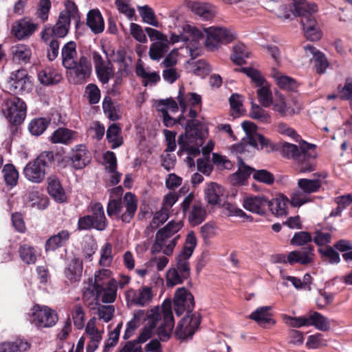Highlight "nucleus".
Returning a JSON list of instances; mask_svg holds the SVG:
<instances>
[{
    "instance_id": "obj_27",
    "label": "nucleus",
    "mask_w": 352,
    "mask_h": 352,
    "mask_svg": "<svg viewBox=\"0 0 352 352\" xmlns=\"http://www.w3.org/2000/svg\"><path fill=\"white\" fill-rule=\"evenodd\" d=\"M47 192L56 202L63 203L67 199L65 190L59 179L54 175L47 178Z\"/></svg>"
},
{
    "instance_id": "obj_40",
    "label": "nucleus",
    "mask_w": 352,
    "mask_h": 352,
    "mask_svg": "<svg viewBox=\"0 0 352 352\" xmlns=\"http://www.w3.org/2000/svg\"><path fill=\"white\" fill-rule=\"evenodd\" d=\"M309 326H314L322 331H327L331 328L329 319L317 311H313L309 316Z\"/></svg>"
},
{
    "instance_id": "obj_46",
    "label": "nucleus",
    "mask_w": 352,
    "mask_h": 352,
    "mask_svg": "<svg viewBox=\"0 0 352 352\" xmlns=\"http://www.w3.org/2000/svg\"><path fill=\"white\" fill-rule=\"evenodd\" d=\"M21 259L26 264H34L36 261V252L34 247L28 244L21 245L19 248Z\"/></svg>"
},
{
    "instance_id": "obj_29",
    "label": "nucleus",
    "mask_w": 352,
    "mask_h": 352,
    "mask_svg": "<svg viewBox=\"0 0 352 352\" xmlns=\"http://www.w3.org/2000/svg\"><path fill=\"white\" fill-rule=\"evenodd\" d=\"M69 237L70 233L67 230H62L56 234L51 236L45 242V251H54L56 249L63 247L69 239Z\"/></svg>"
},
{
    "instance_id": "obj_31",
    "label": "nucleus",
    "mask_w": 352,
    "mask_h": 352,
    "mask_svg": "<svg viewBox=\"0 0 352 352\" xmlns=\"http://www.w3.org/2000/svg\"><path fill=\"white\" fill-rule=\"evenodd\" d=\"M82 268V261L79 258H74L65 268V276L71 283L79 281Z\"/></svg>"
},
{
    "instance_id": "obj_41",
    "label": "nucleus",
    "mask_w": 352,
    "mask_h": 352,
    "mask_svg": "<svg viewBox=\"0 0 352 352\" xmlns=\"http://www.w3.org/2000/svg\"><path fill=\"white\" fill-rule=\"evenodd\" d=\"M11 52L15 61L24 64L30 61L32 55L30 48L25 45H17L12 47Z\"/></svg>"
},
{
    "instance_id": "obj_19",
    "label": "nucleus",
    "mask_w": 352,
    "mask_h": 352,
    "mask_svg": "<svg viewBox=\"0 0 352 352\" xmlns=\"http://www.w3.org/2000/svg\"><path fill=\"white\" fill-rule=\"evenodd\" d=\"M201 323V315L194 313L186 315L178 323L175 331V336L179 340L191 338L199 329Z\"/></svg>"
},
{
    "instance_id": "obj_4",
    "label": "nucleus",
    "mask_w": 352,
    "mask_h": 352,
    "mask_svg": "<svg viewBox=\"0 0 352 352\" xmlns=\"http://www.w3.org/2000/svg\"><path fill=\"white\" fill-rule=\"evenodd\" d=\"M316 146L302 140L299 146L296 144L284 142L280 147L282 155L292 159L300 173H310L315 170L317 156Z\"/></svg>"
},
{
    "instance_id": "obj_48",
    "label": "nucleus",
    "mask_w": 352,
    "mask_h": 352,
    "mask_svg": "<svg viewBox=\"0 0 352 352\" xmlns=\"http://www.w3.org/2000/svg\"><path fill=\"white\" fill-rule=\"evenodd\" d=\"M248 144L256 148H258V146H260V149L265 150L266 152H270L274 148V145L270 140L260 133L255 135L254 138H251V141Z\"/></svg>"
},
{
    "instance_id": "obj_5",
    "label": "nucleus",
    "mask_w": 352,
    "mask_h": 352,
    "mask_svg": "<svg viewBox=\"0 0 352 352\" xmlns=\"http://www.w3.org/2000/svg\"><path fill=\"white\" fill-rule=\"evenodd\" d=\"M294 9L297 15L300 17V22L307 38L312 41L319 40L322 33L314 16L318 10L317 5L306 0H298L294 3Z\"/></svg>"
},
{
    "instance_id": "obj_59",
    "label": "nucleus",
    "mask_w": 352,
    "mask_h": 352,
    "mask_svg": "<svg viewBox=\"0 0 352 352\" xmlns=\"http://www.w3.org/2000/svg\"><path fill=\"white\" fill-rule=\"evenodd\" d=\"M166 285L168 287H174L184 283L185 280L189 278H183L182 273L173 268L169 269L166 272Z\"/></svg>"
},
{
    "instance_id": "obj_64",
    "label": "nucleus",
    "mask_w": 352,
    "mask_h": 352,
    "mask_svg": "<svg viewBox=\"0 0 352 352\" xmlns=\"http://www.w3.org/2000/svg\"><path fill=\"white\" fill-rule=\"evenodd\" d=\"M192 69L194 74L199 76H206L211 71L210 65L203 59L194 63L192 65Z\"/></svg>"
},
{
    "instance_id": "obj_45",
    "label": "nucleus",
    "mask_w": 352,
    "mask_h": 352,
    "mask_svg": "<svg viewBox=\"0 0 352 352\" xmlns=\"http://www.w3.org/2000/svg\"><path fill=\"white\" fill-rule=\"evenodd\" d=\"M3 178L8 186L14 187L16 186L19 179V172L12 164H6L2 169Z\"/></svg>"
},
{
    "instance_id": "obj_36",
    "label": "nucleus",
    "mask_w": 352,
    "mask_h": 352,
    "mask_svg": "<svg viewBox=\"0 0 352 352\" xmlns=\"http://www.w3.org/2000/svg\"><path fill=\"white\" fill-rule=\"evenodd\" d=\"M305 49L314 56V67L316 72L319 74H324L329 67V62L325 56L311 45H307Z\"/></svg>"
},
{
    "instance_id": "obj_22",
    "label": "nucleus",
    "mask_w": 352,
    "mask_h": 352,
    "mask_svg": "<svg viewBox=\"0 0 352 352\" xmlns=\"http://www.w3.org/2000/svg\"><path fill=\"white\" fill-rule=\"evenodd\" d=\"M91 159L90 153L85 144L76 145L71 149L70 166L76 170L84 168L89 164Z\"/></svg>"
},
{
    "instance_id": "obj_35",
    "label": "nucleus",
    "mask_w": 352,
    "mask_h": 352,
    "mask_svg": "<svg viewBox=\"0 0 352 352\" xmlns=\"http://www.w3.org/2000/svg\"><path fill=\"white\" fill-rule=\"evenodd\" d=\"M191 10L206 21L212 19L215 16L214 8L210 4L194 2L190 6Z\"/></svg>"
},
{
    "instance_id": "obj_1",
    "label": "nucleus",
    "mask_w": 352,
    "mask_h": 352,
    "mask_svg": "<svg viewBox=\"0 0 352 352\" xmlns=\"http://www.w3.org/2000/svg\"><path fill=\"white\" fill-rule=\"evenodd\" d=\"M157 325V335L162 341H167L170 338L175 325L172 302L168 299L164 301L162 309L158 307L150 309L147 314V323L137 339L133 341L139 345L145 342L151 337L153 331Z\"/></svg>"
},
{
    "instance_id": "obj_55",
    "label": "nucleus",
    "mask_w": 352,
    "mask_h": 352,
    "mask_svg": "<svg viewBox=\"0 0 352 352\" xmlns=\"http://www.w3.org/2000/svg\"><path fill=\"white\" fill-rule=\"evenodd\" d=\"M112 261V245L107 242L101 248L99 264L100 266L109 267Z\"/></svg>"
},
{
    "instance_id": "obj_47",
    "label": "nucleus",
    "mask_w": 352,
    "mask_h": 352,
    "mask_svg": "<svg viewBox=\"0 0 352 352\" xmlns=\"http://www.w3.org/2000/svg\"><path fill=\"white\" fill-rule=\"evenodd\" d=\"M318 252L323 262H328L330 264H338L340 262V257L338 252L331 246L327 245L325 248H318Z\"/></svg>"
},
{
    "instance_id": "obj_57",
    "label": "nucleus",
    "mask_w": 352,
    "mask_h": 352,
    "mask_svg": "<svg viewBox=\"0 0 352 352\" xmlns=\"http://www.w3.org/2000/svg\"><path fill=\"white\" fill-rule=\"evenodd\" d=\"M102 109L105 115L111 121H116L120 119V116L118 113V111L114 106L112 100L106 97L102 102Z\"/></svg>"
},
{
    "instance_id": "obj_34",
    "label": "nucleus",
    "mask_w": 352,
    "mask_h": 352,
    "mask_svg": "<svg viewBox=\"0 0 352 352\" xmlns=\"http://www.w3.org/2000/svg\"><path fill=\"white\" fill-rule=\"evenodd\" d=\"M135 74L138 77L142 78V83L144 87L155 85L160 80V76L158 72H146L142 63L137 64Z\"/></svg>"
},
{
    "instance_id": "obj_51",
    "label": "nucleus",
    "mask_w": 352,
    "mask_h": 352,
    "mask_svg": "<svg viewBox=\"0 0 352 352\" xmlns=\"http://www.w3.org/2000/svg\"><path fill=\"white\" fill-rule=\"evenodd\" d=\"M298 186L304 193L310 194L318 191L322 186L320 179H300Z\"/></svg>"
},
{
    "instance_id": "obj_50",
    "label": "nucleus",
    "mask_w": 352,
    "mask_h": 352,
    "mask_svg": "<svg viewBox=\"0 0 352 352\" xmlns=\"http://www.w3.org/2000/svg\"><path fill=\"white\" fill-rule=\"evenodd\" d=\"M138 10L144 22L156 28L159 27V22L155 14L149 6H138Z\"/></svg>"
},
{
    "instance_id": "obj_25",
    "label": "nucleus",
    "mask_w": 352,
    "mask_h": 352,
    "mask_svg": "<svg viewBox=\"0 0 352 352\" xmlns=\"http://www.w3.org/2000/svg\"><path fill=\"white\" fill-rule=\"evenodd\" d=\"M77 134L78 133L75 131L59 127L52 133L50 140L53 144L70 145L76 140Z\"/></svg>"
},
{
    "instance_id": "obj_24",
    "label": "nucleus",
    "mask_w": 352,
    "mask_h": 352,
    "mask_svg": "<svg viewBox=\"0 0 352 352\" xmlns=\"http://www.w3.org/2000/svg\"><path fill=\"white\" fill-rule=\"evenodd\" d=\"M272 307L263 306L257 308L252 312L249 318L255 321L259 326L263 328H269L275 324L276 321L273 319V314L271 312Z\"/></svg>"
},
{
    "instance_id": "obj_8",
    "label": "nucleus",
    "mask_w": 352,
    "mask_h": 352,
    "mask_svg": "<svg viewBox=\"0 0 352 352\" xmlns=\"http://www.w3.org/2000/svg\"><path fill=\"white\" fill-rule=\"evenodd\" d=\"M138 208V200L132 192H126L120 199H110L107 204V212L109 217L116 216L124 223H129L133 219Z\"/></svg>"
},
{
    "instance_id": "obj_37",
    "label": "nucleus",
    "mask_w": 352,
    "mask_h": 352,
    "mask_svg": "<svg viewBox=\"0 0 352 352\" xmlns=\"http://www.w3.org/2000/svg\"><path fill=\"white\" fill-rule=\"evenodd\" d=\"M288 201L289 199L283 195L272 200L269 199L268 210H270L273 214L276 216L286 215Z\"/></svg>"
},
{
    "instance_id": "obj_54",
    "label": "nucleus",
    "mask_w": 352,
    "mask_h": 352,
    "mask_svg": "<svg viewBox=\"0 0 352 352\" xmlns=\"http://www.w3.org/2000/svg\"><path fill=\"white\" fill-rule=\"evenodd\" d=\"M122 322H120L113 331L109 333V338L104 342L103 352H110L118 343Z\"/></svg>"
},
{
    "instance_id": "obj_26",
    "label": "nucleus",
    "mask_w": 352,
    "mask_h": 352,
    "mask_svg": "<svg viewBox=\"0 0 352 352\" xmlns=\"http://www.w3.org/2000/svg\"><path fill=\"white\" fill-rule=\"evenodd\" d=\"M36 25L26 19L15 22L12 28V34L18 39L31 36L36 30Z\"/></svg>"
},
{
    "instance_id": "obj_52",
    "label": "nucleus",
    "mask_w": 352,
    "mask_h": 352,
    "mask_svg": "<svg viewBox=\"0 0 352 352\" xmlns=\"http://www.w3.org/2000/svg\"><path fill=\"white\" fill-rule=\"evenodd\" d=\"M167 42H155L149 49V56L152 60H160L168 50Z\"/></svg>"
},
{
    "instance_id": "obj_12",
    "label": "nucleus",
    "mask_w": 352,
    "mask_h": 352,
    "mask_svg": "<svg viewBox=\"0 0 352 352\" xmlns=\"http://www.w3.org/2000/svg\"><path fill=\"white\" fill-rule=\"evenodd\" d=\"M235 71L244 73L251 78L252 82L258 87L256 91L257 98L263 107H269L272 104L273 96L270 84L258 70L252 67H241L236 69Z\"/></svg>"
},
{
    "instance_id": "obj_15",
    "label": "nucleus",
    "mask_w": 352,
    "mask_h": 352,
    "mask_svg": "<svg viewBox=\"0 0 352 352\" xmlns=\"http://www.w3.org/2000/svg\"><path fill=\"white\" fill-rule=\"evenodd\" d=\"M314 247L312 245L305 246L301 250H294L287 255L277 254L273 256L276 263H289L291 265L298 263L302 265L312 264L314 261Z\"/></svg>"
},
{
    "instance_id": "obj_53",
    "label": "nucleus",
    "mask_w": 352,
    "mask_h": 352,
    "mask_svg": "<svg viewBox=\"0 0 352 352\" xmlns=\"http://www.w3.org/2000/svg\"><path fill=\"white\" fill-rule=\"evenodd\" d=\"M250 116L263 123H270L271 117L267 111L264 110L259 105L252 103L250 111Z\"/></svg>"
},
{
    "instance_id": "obj_58",
    "label": "nucleus",
    "mask_w": 352,
    "mask_h": 352,
    "mask_svg": "<svg viewBox=\"0 0 352 352\" xmlns=\"http://www.w3.org/2000/svg\"><path fill=\"white\" fill-rule=\"evenodd\" d=\"M312 241V236L309 232L300 231L294 233L290 240V244L294 246H302L304 245H309V242Z\"/></svg>"
},
{
    "instance_id": "obj_56",
    "label": "nucleus",
    "mask_w": 352,
    "mask_h": 352,
    "mask_svg": "<svg viewBox=\"0 0 352 352\" xmlns=\"http://www.w3.org/2000/svg\"><path fill=\"white\" fill-rule=\"evenodd\" d=\"M252 177L254 180L267 185H272L275 181L274 175L265 169H255Z\"/></svg>"
},
{
    "instance_id": "obj_21",
    "label": "nucleus",
    "mask_w": 352,
    "mask_h": 352,
    "mask_svg": "<svg viewBox=\"0 0 352 352\" xmlns=\"http://www.w3.org/2000/svg\"><path fill=\"white\" fill-rule=\"evenodd\" d=\"M70 26L69 20L60 12L58 19L52 30H44L41 33V38L47 43L51 38H64L68 34Z\"/></svg>"
},
{
    "instance_id": "obj_32",
    "label": "nucleus",
    "mask_w": 352,
    "mask_h": 352,
    "mask_svg": "<svg viewBox=\"0 0 352 352\" xmlns=\"http://www.w3.org/2000/svg\"><path fill=\"white\" fill-rule=\"evenodd\" d=\"M87 25L94 34L103 32L104 23L100 12L97 10H91L87 17Z\"/></svg>"
},
{
    "instance_id": "obj_9",
    "label": "nucleus",
    "mask_w": 352,
    "mask_h": 352,
    "mask_svg": "<svg viewBox=\"0 0 352 352\" xmlns=\"http://www.w3.org/2000/svg\"><path fill=\"white\" fill-rule=\"evenodd\" d=\"M90 214L80 217L78 219L76 230L78 231L94 229L102 232L107 229L109 221L105 216L101 203L96 202L89 206Z\"/></svg>"
},
{
    "instance_id": "obj_42",
    "label": "nucleus",
    "mask_w": 352,
    "mask_h": 352,
    "mask_svg": "<svg viewBox=\"0 0 352 352\" xmlns=\"http://www.w3.org/2000/svg\"><path fill=\"white\" fill-rule=\"evenodd\" d=\"M30 347V344L22 340H16L14 342H4L0 343V352H23L26 351Z\"/></svg>"
},
{
    "instance_id": "obj_33",
    "label": "nucleus",
    "mask_w": 352,
    "mask_h": 352,
    "mask_svg": "<svg viewBox=\"0 0 352 352\" xmlns=\"http://www.w3.org/2000/svg\"><path fill=\"white\" fill-rule=\"evenodd\" d=\"M42 153L48 167L55 164L60 168H65L70 165L69 156L63 155L60 152L43 151Z\"/></svg>"
},
{
    "instance_id": "obj_38",
    "label": "nucleus",
    "mask_w": 352,
    "mask_h": 352,
    "mask_svg": "<svg viewBox=\"0 0 352 352\" xmlns=\"http://www.w3.org/2000/svg\"><path fill=\"white\" fill-rule=\"evenodd\" d=\"M121 128L117 124H111L107 131V140L111 144V148L116 149L123 144V138L121 136Z\"/></svg>"
},
{
    "instance_id": "obj_6",
    "label": "nucleus",
    "mask_w": 352,
    "mask_h": 352,
    "mask_svg": "<svg viewBox=\"0 0 352 352\" xmlns=\"http://www.w3.org/2000/svg\"><path fill=\"white\" fill-rule=\"evenodd\" d=\"M110 273L108 270H102L95 274V282L92 290H87L83 295L85 302L91 305L95 302L97 304L98 298L102 296V301L104 303H111L116 300L117 295V283L114 279L109 280L107 287H104L100 282L102 276H107Z\"/></svg>"
},
{
    "instance_id": "obj_23",
    "label": "nucleus",
    "mask_w": 352,
    "mask_h": 352,
    "mask_svg": "<svg viewBox=\"0 0 352 352\" xmlns=\"http://www.w3.org/2000/svg\"><path fill=\"white\" fill-rule=\"evenodd\" d=\"M243 206L252 213L264 215L268 210L269 199L263 195H251L243 199Z\"/></svg>"
},
{
    "instance_id": "obj_61",
    "label": "nucleus",
    "mask_w": 352,
    "mask_h": 352,
    "mask_svg": "<svg viewBox=\"0 0 352 352\" xmlns=\"http://www.w3.org/2000/svg\"><path fill=\"white\" fill-rule=\"evenodd\" d=\"M223 206L225 210L228 212V216L243 217L248 221H253V217L251 215L247 214L243 210L233 204L227 202L224 204Z\"/></svg>"
},
{
    "instance_id": "obj_7",
    "label": "nucleus",
    "mask_w": 352,
    "mask_h": 352,
    "mask_svg": "<svg viewBox=\"0 0 352 352\" xmlns=\"http://www.w3.org/2000/svg\"><path fill=\"white\" fill-rule=\"evenodd\" d=\"M183 226L184 223L182 221H170L164 228L160 229L155 234V241L151 248L152 253L155 254L160 252L165 246L163 250L164 254L166 256H170L173 254L178 239L180 238V235H175L166 245H165V244L168 239L177 234Z\"/></svg>"
},
{
    "instance_id": "obj_20",
    "label": "nucleus",
    "mask_w": 352,
    "mask_h": 352,
    "mask_svg": "<svg viewBox=\"0 0 352 352\" xmlns=\"http://www.w3.org/2000/svg\"><path fill=\"white\" fill-rule=\"evenodd\" d=\"M153 296L152 287L149 286H142L137 289L131 288L126 292L127 302L135 306H147L151 302Z\"/></svg>"
},
{
    "instance_id": "obj_2",
    "label": "nucleus",
    "mask_w": 352,
    "mask_h": 352,
    "mask_svg": "<svg viewBox=\"0 0 352 352\" xmlns=\"http://www.w3.org/2000/svg\"><path fill=\"white\" fill-rule=\"evenodd\" d=\"M197 116V111L190 109L188 116L191 120H182L185 133L181 134L177 140L179 146L178 155L186 152L196 157L200 153L199 147L204 144L207 132L205 131L204 124L195 119Z\"/></svg>"
},
{
    "instance_id": "obj_62",
    "label": "nucleus",
    "mask_w": 352,
    "mask_h": 352,
    "mask_svg": "<svg viewBox=\"0 0 352 352\" xmlns=\"http://www.w3.org/2000/svg\"><path fill=\"white\" fill-rule=\"evenodd\" d=\"M273 110L278 112L282 117L292 116L294 113V109L286 104L285 99H280L272 103Z\"/></svg>"
},
{
    "instance_id": "obj_63",
    "label": "nucleus",
    "mask_w": 352,
    "mask_h": 352,
    "mask_svg": "<svg viewBox=\"0 0 352 352\" xmlns=\"http://www.w3.org/2000/svg\"><path fill=\"white\" fill-rule=\"evenodd\" d=\"M338 93L339 94V98L341 100H352V78H346L344 85H338Z\"/></svg>"
},
{
    "instance_id": "obj_39",
    "label": "nucleus",
    "mask_w": 352,
    "mask_h": 352,
    "mask_svg": "<svg viewBox=\"0 0 352 352\" xmlns=\"http://www.w3.org/2000/svg\"><path fill=\"white\" fill-rule=\"evenodd\" d=\"M51 120L47 118H36L32 119L28 124V131L34 136L42 135L47 129Z\"/></svg>"
},
{
    "instance_id": "obj_30",
    "label": "nucleus",
    "mask_w": 352,
    "mask_h": 352,
    "mask_svg": "<svg viewBox=\"0 0 352 352\" xmlns=\"http://www.w3.org/2000/svg\"><path fill=\"white\" fill-rule=\"evenodd\" d=\"M254 170L255 169L248 166L241 157H238V170L232 175V180L237 184H243Z\"/></svg>"
},
{
    "instance_id": "obj_49",
    "label": "nucleus",
    "mask_w": 352,
    "mask_h": 352,
    "mask_svg": "<svg viewBox=\"0 0 352 352\" xmlns=\"http://www.w3.org/2000/svg\"><path fill=\"white\" fill-rule=\"evenodd\" d=\"M221 192V186L216 183H211L205 190V199L208 204L214 206L220 204L219 193Z\"/></svg>"
},
{
    "instance_id": "obj_28",
    "label": "nucleus",
    "mask_w": 352,
    "mask_h": 352,
    "mask_svg": "<svg viewBox=\"0 0 352 352\" xmlns=\"http://www.w3.org/2000/svg\"><path fill=\"white\" fill-rule=\"evenodd\" d=\"M40 82L44 85H54L59 83L63 79L62 74L52 67H45L38 74Z\"/></svg>"
},
{
    "instance_id": "obj_17",
    "label": "nucleus",
    "mask_w": 352,
    "mask_h": 352,
    "mask_svg": "<svg viewBox=\"0 0 352 352\" xmlns=\"http://www.w3.org/2000/svg\"><path fill=\"white\" fill-rule=\"evenodd\" d=\"M48 166L44 158L43 153L33 161L28 163L23 168V175L25 177L34 183H41L46 175V168Z\"/></svg>"
},
{
    "instance_id": "obj_44",
    "label": "nucleus",
    "mask_w": 352,
    "mask_h": 352,
    "mask_svg": "<svg viewBox=\"0 0 352 352\" xmlns=\"http://www.w3.org/2000/svg\"><path fill=\"white\" fill-rule=\"evenodd\" d=\"M249 57V52L246 46L243 43H238L233 47V54L231 60L238 65L246 64L245 58Z\"/></svg>"
},
{
    "instance_id": "obj_11",
    "label": "nucleus",
    "mask_w": 352,
    "mask_h": 352,
    "mask_svg": "<svg viewBox=\"0 0 352 352\" xmlns=\"http://www.w3.org/2000/svg\"><path fill=\"white\" fill-rule=\"evenodd\" d=\"M206 34V46L210 51L219 49L222 45H228L236 38V32L232 28L214 25L203 28Z\"/></svg>"
},
{
    "instance_id": "obj_43",
    "label": "nucleus",
    "mask_w": 352,
    "mask_h": 352,
    "mask_svg": "<svg viewBox=\"0 0 352 352\" xmlns=\"http://www.w3.org/2000/svg\"><path fill=\"white\" fill-rule=\"evenodd\" d=\"M190 257V256H187L186 254L180 252L175 258L176 265L175 267L173 268L182 273V276L183 278H190V267L188 262Z\"/></svg>"
},
{
    "instance_id": "obj_14",
    "label": "nucleus",
    "mask_w": 352,
    "mask_h": 352,
    "mask_svg": "<svg viewBox=\"0 0 352 352\" xmlns=\"http://www.w3.org/2000/svg\"><path fill=\"white\" fill-rule=\"evenodd\" d=\"M28 320L38 329L54 327L58 320L56 311L45 305L35 304L28 314Z\"/></svg>"
},
{
    "instance_id": "obj_18",
    "label": "nucleus",
    "mask_w": 352,
    "mask_h": 352,
    "mask_svg": "<svg viewBox=\"0 0 352 352\" xmlns=\"http://www.w3.org/2000/svg\"><path fill=\"white\" fill-rule=\"evenodd\" d=\"M194 307L193 295L186 287L178 288L175 291L173 299V309L175 314L178 316L184 312H186V315H191Z\"/></svg>"
},
{
    "instance_id": "obj_3",
    "label": "nucleus",
    "mask_w": 352,
    "mask_h": 352,
    "mask_svg": "<svg viewBox=\"0 0 352 352\" xmlns=\"http://www.w3.org/2000/svg\"><path fill=\"white\" fill-rule=\"evenodd\" d=\"M63 67L74 76L75 84L85 83L91 76L92 65L91 61L85 55L78 56L76 43L74 41L66 43L61 50Z\"/></svg>"
},
{
    "instance_id": "obj_10",
    "label": "nucleus",
    "mask_w": 352,
    "mask_h": 352,
    "mask_svg": "<svg viewBox=\"0 0 352 352\" xmlns=\"http://www.w3.org/2000/svg\"><path fill=\"white\" fill-rule=\"evenodd\" d=\"M1 110L10 122V129L12 134L18 131L26 117L27 107L25 102L16 96H11L3 100Z\"/></svg>"
},
{
    "instance_id": "obj_16",
    "label": "nucleus",
    "mask_w": 352,
    "mask_h": 352,
    "mask_svg": "<svg viewBox=\"0 0 352 352\" xmlns=\"http://www.w3.org/2000/svg\"><path fill=\"white\" fill-rule=\"evenodd\" d=\"M6 88L13 94H21L31 91L32 84L27 70L21 69L12 72L7 81Z\"/></svg>"
},
{
    "instance_id": "obj_13",
    "label": "nucleus",
    "mask_w": 352,
    "mask_h": 352,
    "mask_svg": "<svg viewBox=\"0 0 352 352\" xmlns=\"http://www.w3.org/2000/svg\"><path fill=\"white\" fill-rule=\"evenodd\" d=\"M184 215L186 216L189 224L195 227L201 224L207 217V211L200 200L195 199L194 192L189 193L180 204Z\"/></svg>"
},
{
    "instance_id": "obj_60",
    "label": "nucleus",
    "mask_w": 352,
    "mask_h": 352,
    "mask_svg": "<svg viewBox=\"0 0 352 352\" xmlns=\"http://www.w3.org/2000/svg\"><path fill=\"white\" fill-rule=\"evenodd\" d=\"M95 70L98 80L102 84H107L113 76L112 67L106 65L96 67Z\"/></svg>"
}]
</instances>
